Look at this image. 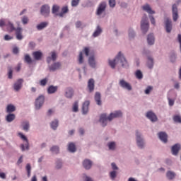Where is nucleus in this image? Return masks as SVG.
Here are the masks:
<instances>
[{"instance_id":"obj_1","label":"nucleus","mask_w":181,"mask_h":181,"mask_svg":"<svg viewBox=\"0 0 181 181\" xmlns=\"http://www.w3.org/2000/svg\"><path fill=\"white\" fill-rule=\"evenodd\" d=\"M4 26H6L7 29L10 30V32H13V30H15L16 39L18 40H22V39H23V35H22V28L18 27L15 28L13 24H12L11 21L8 20H0V27L2 28Z\"/></svg>"},{"instance_id":"obj_2","label":"nucleus","mask_w":181,"mask_h":181,"mask_svg":"<svg viewBox=\"0 0 181 181\" xmlns=\"http://www.w3.org/2000/svg\"><path fill=\"white\" fill-rule=\"evenodd\" d=\"M120 63L122 67L124 69H128L129 67V64H128V61L124 57V54L119 52L115 59L112 61L109 60V66L112 67V69H115V64Z\"/></svg>"},{"instance_id":"obj_3","label":"nucleus","mask_w":181,"mask_h":181,"mask_svg":"<svg viewBox=\"0 0 181 181\" xmlns=\"http://www.w3.org/2000/svg\"><path fill=\"white\" fill-rule=\"evenodd\" d=\"M121 117H122V112L119 110L110 113L108 117H107V115L103 114L100 115V122L103 127H105L107 121H112L114 118H121Z\"/></svg>"},{"instance_id":"obj_4","label":"nucleus","mask_w":181,"mask_h":181,"mask_svg":"<svg viewBox=\"0 0 181 181\" xmlns=\"http://www.w3.org/2000/svg\"><path fill=\"white\" fill-rule=\"evenodd\" d=\"M141 28L143 33L144 34L149 30V23L148 22V17L146 15H145L141 19Z\"/></svg>"},{"instance_id":"obj_5","label":"nucleus","mask_w":181,"mask_h":181,"mask_svg":"<svg viewBox=\"0 0 181 181\" xmlns=\"http://www.w3.org/2000/svg\"><path fill=\"white\" fill-rule=\"evenodd\" d=\"M45 103V96L40 95L35 100V109L40 110Z\"/></svg>"},{"instance_id":"obj_6","label":"nucleus","mask_w":181,"mask_h":181,"mask_svg":"<svg viewBox=\"0 0 181 181\" xmlns=\"http://www.w3.org/2000/svg\"><path fill=\"white\" fill-rule=\"evenodd\" d=\"M119 84L120 87H122V88H125V90H128V91H131V90H132V86H131V84L125 81V80H120Z\"/></svg>"},{"instance_id":"obj_7","label":"nucleus","mask_w":181,"mask_h":181,"mask_svg":"<svg viewBox=\"0 0 181 181\" xmlns=\"http://www.w3.org/2000/svg\"><path fill=\"white\" fill-rule=\"evenodd\" d=\"M107 8V4L105 2H102L99 4L97 11H96V15H101L103 13V12H105V8Z\"/></svg>"},{"instance_id":"obj_8","label":"nucleus","mask_w":181,"mask_h":181,"mask_svg":"<svg viewBox=\"0 0 181 181\" xmlns=\"http://www.w3.org/2000/svg\"><path fill=\"white\" fill-rule=\"evenodd\" d=\"M18 135L21 138V139L26 141L25 146L24 144L21 145V150L23 151L25 149H27V151L29 150V142L28 141V139L22 133H18Z\"/></svg>"},{"instance_id":"obj_9","label":"nucleus","mask_w":181,"mask_h":181,"mask_svg":"<svg viewBox=\"0 0 181 181\" xmlns=\"http://www.w3.org/2000/svg\"><path fill=\"white\" fill-rule=\"evenodd\" d=\"M136 143L139 148H144V145H145V144L144 143V139L141 138V134H139V132H136Z\"/></svg>"},{"instance_id":"obj_10","label":"nucleus","mask_w":181,"mask_h":181,"mask_svg":"<svg viewBox=\"0 0 181 181\" xmlns=\"http://www.w3.org/2000/svg\"><path fill=\"white\" fill-rule=\"evenodd\" d=\"M146 117L151 121V122H156V121H158V117H156V115L152 111L148 112L146 113Z\"/></svg>"},{"instance_id":"obj_11","label":"nucleus","mask_w":181,"mask_h":181,"mask_svg":"<svg viewBox=\"0 0 181 181\" xmlns=\"http://www.w3.org/2000/svg\"><path fill=\"white\" fill-rule=\"evenodd\" d=\"M41 13L43 16H49V13H50V7L47 5H44L41 8Z\"/></svg>"},{"instance_id":"obj_12","label":"nucleus","mask_w":181,"mask_h":181,"mask_svg":"<svg viewBox=\"0 0 181 181\" xmlns=\"http://www.w3.org/2000/svg\"><path fill=\"white\" fill-rule=\"evenodd\" d=\"M22 84H23V79H18L13 85L15 91H19L22 88Z\"/></svg>"},{"instance_id":"obj_13","label":"nucleus","mask_w":181,"mask_h":181,"mask_svg":"<svg viewBox=\"0 0 181 181\" xmlns=\"http://www.w3.org/2000/svg\"><path fill=\"white\" fill-rule=\"evenodd\" d=\"M178 18H179V15L177 14V6H176V4H173V19L174 22H176Z\"/></svg>"},{"instance_id":"obj_14","label":"nucleus","mask_w":181,"mask_h":181,"mask_svg":"<svg viewBox=\"0 0 181 181\" xmlns=\"http://www.w3.org/2000/svg\"><path fill=\"white\" fill-rule=\"evenodd\" d=\"M165 30L168 33L172 32V21L169 18L165 20Z\"/></svg>"},{"instance_id":"obj_15","label":"nucleus","mask_w":181,"mask_h":181,"mask_svg":"<svg viewBox=\"0 0 181 181\" xmlns=\"http://www.w3.org/2000/svg\"><path fill=\"white\" fill-rule=\"evenodd\" d=\"M179 151H180V144H176L172 146L171 152L173 155H177V153H179Z\"/></svg>"},{"instance_id":"obj_16","label":"nucleus","mask_w":181,"mask_h":181,"mask_svg":"<svg viewBox=\"0 0 181 181\" xmlns=\"http://www.w3.org/2000/svg\"><path fill=\"white\" fill-rule=\"evenodd\" d=\"M90 105V101L86 100L83 103L82 106V112L83 115L87 114L88 112V107Z\"/></svg>"},{"instance_id":"obj_17","label":"nucleus","mask_w":181,"mask_h":181,"mask_svg":"<svg viewBox=\"0 0 181 181\" xmlns=\"http://www.w3.org/2000/svg\"><path fill=\"white\" fill-rule=\"evenodd\" d=\"M158 138H160V141H162V142H164V144H166V142H168V134L163 132L158 133Z\"/></svg>"},{"instance_id":"obj_18","label":"nucleus","mask_w":181,"mask_h":181,"mask_svg":"<svg viewBox=\"0 0 181 181\" xmlns=\"http://www.w3.org/2000/svg\"><path fill=\"white\" fill-rule=\"evenodd\" d=\"M142 9L149 13V15H153L155 13V11L152 10L151 6L149 4H146L142 6Z\"/></svg>"},{"instance_id":"obj_19","label":"nucleus","mask_w":181,"mask_h":181,"mask_svg":"<svg viewBox=\"0 0 181 181\" xmlns=\"http://www.w3.org/2000/svg\"><path fill=\"white\" fill-rule=\"evenodd\" d=\"M92 165H93V163L91 162V160L88 159H85L83 162V166L86 170L91 169Z\"/></svg>"},{"instance_id":"obj_20","label":"nucleus","mask_w":181,"mask_h":181,"mask_svg":"<svg viewBox=\"0 0 181 181\" xmlns=\"http://www.w3.org/2000/svg\"><path fill=\"white\" fill-rule=\"evenodd\" d=\"M74 94V90H73V88H67L66 89L65 97H66V98H71Z\"/></svg>"},{"instance_id":"obj_21","label":"nucleus","mask_w":181,"mask_h":181,"mask_svg":"<svg viewBox=\"0 0 181 181\" xmlns=\"http://www.w3.org/2000/svg\"><path fill=\"white\" fill-rule=\"evenodd\" d=\"M42 56H43V54L40 51H35L33 52V57H34L35 60H41Z\"/></svg>"},{"instance_id":"obj_22","label":"nucleus","mask_w":181,"mask_h":181,"mask_svg":"<svg viewBox=\"0 0 181 181\" xmlns=\"http://www.w3.org/2000/svg\"><path fill=\"white\" fill-rule=\"evenodd\" d=\"M94 79H89L88 81V88L89 90V93H93V91H94Z\"/></svg>"},{"instance_id":"obj_23","label":"nucleus","mask_w":181,"mask_h":181,"mask_svg":"<svg viewBox=\"0 0 181 181\" xmlns=\"http://www.w3.org/2000/svg\"><path fill=\"white\" fill-rule=\"evenodd\" d=\"M60 66H62L60 64V63L56 62L54 64L51 65V66L49 67V70L51 71H54L56 70H59V69H60Z\"/></svg>"},{"instance_id":"obj_24","label":"nucleus","mask_w":181,"mask_h":181,"mask_svg":"<svg viewBox=\"0 0 181 181\" xmlns=\"http://www.w3.org/2000/svg\"><path fill=\"white\" fill-rule=\"evenodd\" d=\"M147 42L150 46H152V45L155 43V37H153V34H150L148 35Z\"/></svg>"},{"instance_id":"obj_25","label":"nucleus","mask_w":181,"mask_h":181,"mask_svg":"<svg viewBox=\"0 0 181 181\" xmlns=\"http://www.w3.org/2000/svg\"><path fill=\"white\" fill-rule=\"evenodd\" d=\"M69 12V8L67 6L63 7L62 8V12L57 14V16H60V18H63L64 16V13H67Z\"/></svg>"},{"instance_id":"obj_26","label":"nucleus","mask_w":181,"mask_h":181,"mask_svg":"<svg viewBox=\"0 0 181 181\" xmlns=\"http://www.w3.org/2000/svg\"><path fill=\"white\" fill-rule=\"evenodd\" d=\"M57 88H58L57 86H50L47 88L48 94H54V93H56V91H57Z\"/></svg>"},{"instance_id":"obj_27","label":"nucleus","mask_w":181,"mask_h":181,"mask_svg":"<svg viewBox=\"0 0 181 181\" xmlns=\"http://www.w3.org/2000/svg\"><path fill=\"white\" fill-rule=\"evenodd\" d=\"M22 127H23V131H25V132H28V131H29V128L30 127V125L29 124V122H28V121L23 122Z\"/></svg>"},{"instance_id":"obj_28","label":"nucleus","mask_w":181,"mask_h":181,"mask_svg":"<svg viewBox=\"0 0 181 181\" xmlns=\"http://www.w3.org/2000/svg\"><path fill=\"white\" fill-rule=\"evenodd\" d=\"M95 100L96 101L98 105H101V94L97 92L95 95Z\"/></svg>"},{"instance_id":"obj_29","label":"nucleus","mask_w":181,"mask_h":181,"mask_svg":"<svg viewBox=\"0 0 181 181\" xmlns=\"http://www.w3.org/2000/svg\"><path fill=\"white\" fill-rule=\"evenodd\" d=\"M101 32H103L101 27H100V25H98L95 31L93 33V37H97V36H100V35H101Z\"/></svg>"},{"instance_id":"obj_30","label":"nucleus","mask_w":181,"mask_h":181,"mask_svg":"<svg viewBox=\"0 0 181 181\" xmlns=\"http://www.w3.org/2000/svg\"><path fill=\"white\" fill-rule=\"evenodd\" d=\"M57 58V55L56 54V52H52L51 57H48L47 58V63H50L51 60H53V62H55Z\"/></svg>"},{"instance_id":"obj_31","label":"nucleus","mask_w":181,"mask_h":181,"mask_svg":"<svg viewBox=\"0 0 181 181\" xmlns=\"http://www.w3.org/2000/svg\"><path fill=\"white\" fill-rule=\"evenodd\" d=\"M47 25H49L47 22L41 23L37 25V30H42V29H45Z\"/></svg>"},{"instance_id":"obj_32","label":"nucleus","mask_w":181,"mask_h":181,"mask_svg":"<svg viewBox=\"0 0 181 181\" xmlns=\"http://www.w3.org/2000/svg\"><path fill=\"white\" fill-rule=\"evenodd\" d=\"M88 63L90 67H95V59L94 58V56H91L89 57Z\"/></svg>"},{"instance_id":"obj_33","label":"nucleus","mask_w":181,"mask_h":181,"mask_svg":"<svg viewBox=\"0 0 181 181\" xmlns=\"http://www.w3.org/2000/svg\"><path fill=\"white\" fill-rule=\"evenodd\" d=\"M16 110V107H15V106L13 105H7V107H6V112H14V111Z\"/></svg>"},{"instance_id":"obj_34","label":"nucleus","mask_w":181,"mask_h":181,"mask_svg":"<svg viewBox=\"0 0 181 181\" xmlns=\"http://www.w3.org/2000/svg\"><path fill=\"white\" fill-rule=\"evenodd\" d=\"M68 150L69 151V152H76V144H74V143H69L68 146Z\"/></svg>"},{"instance_id":"obj_35","label":"nucleus","mask_w":181,"mask_h":181,"mask_svg":"<svg viewBox=\"0 0 181 181\" xmlns=\"http://www.w3.org/2000/svg\"><path fill=\"white\" fill-rule=\"evenodd\" d=\"M57 127H59V120L55 119L51 122V128L54 130H56Z\"/></svg>"},{"instance_id":"obj_36","label":"nucleus","mask_w":181,"mask_h":181,"mask_svg":"<svg viewBox=\"0 0 181 181\" xmlns=\"http://www.w3.org/2000/svg\"><path fill=\"white\" fill-rule=\"evenodd\" d=\"M16 116L13 114H9L6 116V119L7 121V122H12V121H13V119H15Z\"/></svg>"},{"instance_id":"obj_37","label":"nucleus","mask_w":181,"mask_h":181,"mask_svg":"<svg viewBox=\"0 0 181 181\" xmlns=\"http://www.w3.org/2000/svg\"><path fill=\"white\" fill-rule=\"evenodd\" d=\"M147 66L148 69H152L153 67V59H152L151 57H148V58Z\"/></svg>"},{"instance_id":"obj_38","label":"nucleus","mask_w":181,"mask_h":181,"mask_svg":"<svg viewBox=\"0 0 181 181\" xmlns=\"http://www.w3.org/2000/svg\"><path fill=\"white\" fill-rule=\"evenodd\" d=\"M8 78L12 79L13 70L12 69L11 66H8Z\"/></svg>"},{"instance_id":"obj_39","label":"nucleus","mask_w":181,"mask_h":181,"mask_svg":"<svg viewBox=\"0 0 181 181\" xmlns=\"http://www.w3.org/2000/svg\"><path fill=\"white\" fill-rule=\"evenodd\" d=\"M60 9V7L57 5H54L52 7V13H54V15L57 16V13L59 12Z\"/></svg>"},{"instance_id":"obj_40","label":"nucleus","mask_w":181,"mask_h":181,"mask_svg":"<svg viewBox=\"0 0 181 181\" xmlns=\"http://www.w3.org/2000/svg\"><path fill=\"white\" fill-rule=\"evenodd\" d=\"M167 177L168 179H170V180H172V179L175 178V173L172 172V171H168L167 173Z\"/></svg>"},{"instance_id":"obj_41","label":"nucleus","mask_w":181,"mask_h":181,"mask_svg":"<svg viewBox=\"0 0 181 181\" xmlns=\"http://www.w3.org/2000/svg\"><path fill=\"white\" fill-rule=\"evenodd\" d=\"M173 121H174V122L181 124V117H180V115H175L173 117Z\"/></svg>"},{"instance_id":"obj_42","label":"nucleus","mask_w":181,"mask_h":181,"mask_svg":"<svg viewBox=\"0 0 181 181\" xmlns=\"http://www.w3.org/2000/svg\"><path fill=\"white\" fill-rule=\"evenodd\" d=\"M136 78H138L139 80H141L143 77H144V75L142 74V72L139 70H137L136 71Z\"/></svg>"},{"instance_id":"obj_43","label":"nucleus","mask_w":181,"mask_h":181,"mask_svg":"<svg viewBox=\"0 0 181 181\" xmlns=\"http://www.w3.org/2000/svg\"><path fill=\"white\" fill-rule=\"evenodd\" d=\"M24 59H25V62L28 64H30V63H32V58H30V56H29V54H28L25 55Z\"/></svg>"},{"instance_id":"obj_44","label":"nucleus","mask_w":181,"mask_h":181,"mask_svg":"<svg viewBox=\"0 0 181 181\" xmlns=\"http://www.w3.org/2000/svg\"><path fill=\"white\" fill-rule=\"evenodd\" d=\"M72 111L74 112H77L78 111V102H75L73 105Z\"/></svg>"},{"instance_id":"obj_45","label":"nucleus","mask_w":181,"mask_h":181,"mask_svg":"<svg viewBox=\"0 0 181 181\" xmlns=\"http://www.w3.org/2000/svg\"><path fill=\"white\" fill-rule=\"evenodd\" d=\"M50 151H51V152H53L54 153H57L59 151V146H54L51 148Z\"/></svg>"},{"instance_id":"obj_46","label":"nucleus","mask_w":181,"mask_h":181,"mask_svg":"<svg viewBox=\"0 0 181 181\" xmlns=\"http://www.w3.org/2000/svg\"><path fill=\"white\" fill-rule=\"evenodd\" d=\"M108 148L111 151H114L115 149V142H110L108 144Z\"/></svg>"},{"instance_id":"obj_47","label":"nucleus","mask_w":181,"mask_h":181,"mask_svg":"<svg viewBox=\"0 0 181 181\" xmlns=\"http://www.w3.org/2000/svg\"><path fill=\"white\" fill-rule=\"evenodd\" d=\"M21 21L23 25H28L29 23V18L25 16L22 18Z\"/></svg>"},{"instance_id":"obj_48","label":"nucleus","mask_w":181,"mask_h":181,"mask_svg":"<svg viewBox=\"0 0 181 181\" xmlns=\"http://www.w3.org/2000/svg\"><path fill=\"white\" fill-rule=\"evenodd\" d=\"M40 86H42V87H45V86H46V84H47V78H45L44 79H42L40 81Z\"/></svg>"},{"instance_id":"obj_49","label":"nucleus","mask_w":181,"mask_h":181,"mask_svg":"<svg viewBox=\"0 0 181 181\" xmlns=\"http://www.w3.org/2000/svg\"><path fill=\"white\" fill-rule=\"evenodd\" d=\"M152 90H153V87L148 86L146 89L144 90V93L145 94H150Z\"/></svg>"},{"instance_id":"obj_50","label":"nucleus","mask_w":181,"mask_h":181,"mask_svg":"<svg viewBox=\"0 0 181 181\" xmlns=\"http://www.w3.org/2000/svg\"><path fill=\"white\" fill-rule=\"evenodd\" d=\"M84 60L83 59V52H80L78 57V63L79 64H83Z\"/></svg>"},{"instance_id":"obj_51","label":"nucleus","mask_w":181,"mask_h":181,"mask_svg":"<svg viewBox=\"0 0 181 181\" xmlns=\"http://www.w3.org/2000/svg\"><path fill=\"white\" fill-rule=\"evenodd\" d=\"M80 4V0H72L71 1V6H77Z\"/></svg>"},{"instance_id":"obj_52","label":"nucleus","mask_w":181,"mask_h":181,"mask_svg":"<svg viewBox=\"0 0 181 181\" xmlns=\"http://www.w3.org/2000/svg\"><path fill=\"white\" fill-rule=\"evenodd\" d=\"M135 36V33H134V30L132 29H130L129 30V37L132 38Z\"/></svg>"},{"instance_id":"obj_53","label":"nucleus","mask_w":181,"mask_h":181,"mask_svg":"<svg viewBox=\"0 0 181 181\" xmlns=\"http://www.w3.org/2000/svg\"><path fill=\"white\" fill-rule=\"evenodd\" d=\"M109 5L110 8H114L115 6V0H109Z\"/></svg>"},{"instance_id":"obj_54","label":"nucleus","mask_w":181,"mask_h":181,"mask_svg":"<svg viewBox=\"0 0 181 181\" xmlns=\"http://www.w3.org/2000/svg\"><path fill=\"white\" fill-rule=\"evenodd\" d=\"M116 176H117V172L116 171L110 172V177L112 179H115Z\"/></svg>"},{"instance_id":"obj_55","label":"nucleus","mask_w":181,"mask_h":181,"mask_svg":"<svg viewBox=\"0 0 181 181\" xmlns=\"http://www.w3.org/2000/svg\"><path fill=\"white\" fill-rule=\"evenodd\" d=\"M13 54H18V53H19V48H18V47H14L13 48Z\"/></svg>"},{"instance_id":"obj_56","label":"nucleus","mask_w":181,"mask_h":181,"mask_svg":"<svg viewBox=\"0 0 181 181\" xmlns=\"http://www.w3.org/2000/svg\"><path fill=\"white\" fill-rule=\"evenodd\" d=\"M168 104L170 107H173V105L175 104V100H172L170 98H168Z\"/></svg>"},{"instance_id":"obj_57","label":"nucleus","mask_w":181,"mask_h":181,"mask_svg":"<svg viewBox=\"0 0 181 181\" xmlns=\"http://www.w3.org/2000/svg\"><path fill=\"white\" fill-rule=\"evenodd\" d=\"M84 53H85L86 56H88V54H90V48L85 47L84 48Z\"/></svg>"},{"instance_id":"obj_58","label":"nucleus","mask_w":181,"mask_h":181,"mask_svg":"<svg viewBox=\"0 0 181 181\" xmlns=\"http://www.w3.org/2000/svg\"><path fill=\"white\" fill-rule=\"evenodd\" d=\"M150 18V21L151 23H152V25H155L156 22H155V18H153V16H149Z\"/></svg>"},{"instance_id":"obj_59","label":"nucleus","mask_w":181,"mask_h":181,"mask_svg":"<svg viewBox=\"0 0 181 181\" xmlns=\"http://www.w3.org/2000/svg\"><path fill=\"white\" fill-rule=\"evenodd\" d=\"M26 170L27 172H30V170H32V167L30 166V163H28L26 165Z\"/></svg>"},{"instance_id":"obj_60","label":"nucleus","mask_w":181,"mask_h":181,"mask_svg":"<svg viewBox=\"0 0 181 181\" xmlns=\"http://www.w3.org/2000/svg\"><path fill=\"white\" fill-rule=\"evenodd\" d=\"M60 168H62V161L59 160L58 162L57 163V169H60Z\"/></svg>"},{"instance_id":"obj_61","label":"nucleus","mask_w":181,"mask_h":181,"mask_svg":"<svg viewBox=\"0 0 181 181\" xmlns=\"http://www.w3.org/2000/svg\"><path fill=\"white\" fill-rule=\"evenodd\" d=\"M0 177L1 179H6V175L5 173H0Z\"/></svg>"},{"instance_id":"obj_62","label":"nucleus","mask_w":181,"mask_h":181,"mask_svg":"<svg viewBox=\"0 0 181 181\" xmlns=\"http://www.w3.org/2000/svg\"><path fill=\"white\" fill-rule=\"evenodd\" d=\"M112 168L113 169V170H117L118 169V167H117L115 163H112Z\"/></svg>"},{"instance_id":"obj_63","label":"nucleus","mask_w":181,"mask_h":181,"mask_svg":"<svg viewBox=\"0 0 181 181\" xmlns=\"http://www.w3.org/2000/svg\"><path fill=\"white\" fill-rule=\"evenodd\" d=\"M12 39H13V37H11V36H9V35H6L4 36V40H12Z\"/></svg>"},{"instance_id":"obj_64","label":"nucleus","mask_w":181,"mask_h":181,"mask_svg":"<svg viewBox=\"0 0 181 181\" xmlns=\"http://www.w3.org/2000/svg\"><path fill=\"white\" fill-rule=\"evenodd\" d=\"M82 26V24H81V21H78L76 23V28H81Z\"/></svg>"}]
</instances>
